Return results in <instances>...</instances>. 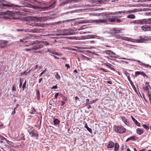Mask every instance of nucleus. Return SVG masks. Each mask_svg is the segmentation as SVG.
Masks as SVG:
<instances>
[{"instance_id":"obj_1","label":"nucleus","mask_w":151,"mask_h":151,"mask_svg":"<svg viewBox=\"0 0 151 151\" xmlns=\"http://www.w3.org/2000/svg\"><path fill=\"white\" fill-rule=\"evenodd\" d=\"M107 19H101L96 20H91L87 21H81L79 24L87 23H96L97 24H108L109 22H114L116 21V19L118 18L117 16H112L111 17L110 16H106Z\"/></svg>"},{"instance_id":"obj_2","label":"nucleus","mask_w":151,"mask_h":151,"mask_svg":"<svg viewBox=\"0 0 151 151\" xmlns=\"http://www.w3.org/2000/svg\"><path fill=\"white\" fill-rule=\"evenodd\" d=\"M122 38V40L136 43H142L144 42L145 41L151 40L150 37L145 36H140L137 39H134L130 37L123 36Z\"/></svg>"},{"instance_id":"obj_3","label":"nucleus","mask_w":151,"mask_h":151,"mask_svg":"<svg viewBox=\"0 0 151 151\" xmlns=\"http://www.w3.org/2000/svg\"><path fill=\"white\" fill-rule=\"evenodd\" d=\"M134 24H151V18L147 19L136 20L133 21L132 22Z\"/></svg>"},{"instance_id":"obj_4","label":"nucleus","mask_w":151,"mask_h":151,"mask_svg":"<svg viewBox=\"0 0 151 151\" xmlns=\"http://www.w3.org/2000/svg\"><path fill=\"white\" fill-rule=\"evenodd\" d=\"M59 32L60 33L59 35L63 36L71 35L75 34V33L73 32V30L69 29H65L64 30H61Z\"/></svg>"},{"instance_id":"obj_5","label":"nucleus","mask_w":151,"mask_h":151,"mask_svg":"<svg viewBox=\"0 0 151 151\" xmlns=\"http://www.w3.org/2000/svg\"><path fill=\"white\" fill-rule=\"evenodd\" d=\"M114 129L115 131L119 133H123L126 131V129L124 127L114 126Z\"/></svg>"},{"instance_id":"obj_6","label":"nucleus","mask_w":151,"mask_h":151,"mask_svg":"<svg viewBox=\"0 0 151 151\" xmlns=\"http://www.w3.org/2000/svg\"><path fill=\"white\" fill-rule=\"evenodd\" d=\"M2 5L4 7L6 6L8 7H12L15 8V7H19L20 6L17 5H14L10 2H6L4 3H2Z\"/></svg>"},{"instance_id":"obj_7","label":"nucleus","mask_w":151,"mask_h":151,"mask_svg":"<svg viewBox=\"0 0 151 151\" xmlns=\"http://www.w3.org/2000/svg\"><path fill=\"white\" fill-rule=\"evenodd\" d=\"M143 88L146 93H148V92L150 91V90L151 89L150 86L149 85V83L148 82H146L145 85L143 87Z\"/></svg>"},{"instance_id":"obj_8","label":"nucleus","mask_w":151,"mask_h":151,"mask_svg":"<svg viewBox=\"0 0 151 151\" xmlns=\"http://www.w3.org/2000/svg\"><path fill=\"white\" fill-rule=\"evenodd\" d=\"M8 41L5 40H0V48H4L6 46L7 44L8 43Z\"/></svg>"},{"instance_id":"obj_9","label":"nucleus","mask_w":151,"mask_h":151,"mask_svg":"<svg viewBox=\"0 0 151 151\" xmlns=\"http://www.w3.org/2000/svg\"><path fill=\"white\" fill-rule=\"evenodd\" d=\"M141 28L144 31H151V25H144L141 27Z\"/></svg>"},{"instance_id":"obj_10","label":"nucleus","mask_w":151,"mask_h":151,"mask_svg":"<svg viewBox=\"0 0 151 151\" xmlns=\"http://www.w3.org/2000/svg\"><path fill=\"white\" fill-rule=\"evenodd\" d=\"M29 133L31 137L35 139L38 138V134L37 133H35L33 131L30 132Z\"/></svg>"},{"instance_id":"obj_11","label":"nucleus","mask_w":151,"mask_h":151,"mask_svg":"<svg viewBox=\"0 0 151 151\" xmlns=\"http://www.w3.org/2000/svg\"><path fill=\"white\" fill-rule=\"evenodd\" d=\"M140 75L144 77L146 76V75L145 73L141 71H137L135 72V77H136L137 75Z\"/></svg>"},{"instance_id":"obj_12","label":"nucleus","mask_w":151,"mask_h":151,"mask_svg":"<svg viewBox=\"0 0 151 151\" xmlns=\"http://www.w3.org/2000/svg\"><path fill=\"white\" fill-rule=\"evenodd\" d=\"M114 143L113 142L111 141L109 142L107 145V147L108 148H112L114 147Z\"/></svg>"},{"instance_id":"obj_13","label":"nucleus","mask_w":151,"mask_h":151,"mask_svg":"<svg viewBox=\"0 0 151 151\" xmlns=\"http://www.w3.org/2000/svg\"><path fill=\"white\" fill-rule=\"evenodd\" d=\"M132 118L133 121L134 123L138 127H139L140 126V124L137 122V121L132 116H131Z\"/></svg>"},{"instance_id":"obj_14","label":"nucleus","mask_w":151,"mask_h":151,"mask_svg":"<svg viewBox=\"0 0 151 151\" xmlns=\"http://www.w3.org/2000/svg\"><path fill=\"white\" fill-rule=\"evenodd\" d=\"M43 47V45H42L41 46H40V45H37L36 46H34V47L32 48V49L37 50Z\"/></svg>"},{"instance_id":"obj_15","label":"nucleus","mask_w":151,"mask_h":151,"mask_svg":"<svg viewBox=\"0 0 151 151\" xmlns=\"http://www.w3.org/2000/svg\"><path fill=\"white\" fill-rule=\"evenodd\" d=\"M144 132V130L141 129L140 128H137L136 130V132L139 134L140 135L142 134Z\"/></svg>"},{"instance_id":"obj_16","label":"nucleus","mask_w":151,"mask_h":151,"mask_svg":"<svg viewBox=\"0 0 151 151\" xmlns=\"http://www.w3.org/2000/svg\"><path fill=\"white\" fill-rule=\"evenodd\" d=\"M136 12V9H134V10H129L128 11H123V12L124 13H134Z\"/></svg>"},{"instance_id":"obj_17","label":"nucleus","mask_w":151,"mask_h":151,"mask_svg":"<svg viewBox=\"0 0 151 151\" xmlns=\"http://www.w3.org/2000/svg\"><path fill=\"white\" fill-rule=\"evenodd\" d=\"M134 61H136L137 62H138L140 63V65L141 66H143L145 67L148 66V65H146V64L142 63L141 61H140L139 60H134Z\"/></svg>"},{"instance_id":"obj_18","label":"nucleus","mask_w":151,"mask_h":151,"mask_svg":"<svg viewBox=\"0 0 151 151\" xmlns=\"http://www.w3.org/2000/svg\"><path fill=\"white\" fill-rule=\"evenodd\" d=\"M134 61H136L137 62H138L140 63V65L141 66H143L145 67L148 66V65H146V64L142 63L141 61H140L139 60H134Z\"/></svg>"},{"instance_id":"obj_19","label":"nucleus","mask_w":151,"mask_h":151,"mask_svg":"<svg viewBox=\"0 0 151 151\" xmlns=\"http://www.w3.org/2000/svg\"><path fill=\"white\" fill-rule=\"evenodd\" d=\"M91 15H93L94 16H101V15L103 16L105 15V14L104 13H98V14H92Z\"/></svg>"},{"instance_id":"obj_20","label":"nucleus","mask_w":151,"mask_h":151,"mask_svg":"<svg viewBox=\"0 0 151 151\" xmlns=\"http://www.w3.org/2000/svg\"><path fill=\"white\" fill-rule=\"evenodd\" d=\"M114 150L115 151H117L119 149V145L118 143H116L114 144Z\"/></svg>"},{"instance_id":"obj_21","label":"nucleus","mask_w":151,"mask_h":151,"mask_svg":"<svg viewBox=\"0 0 151 151\" xmlns=\"http://www.w3.org/2000/svg\"><path fill=\"white\" fill-rule=\"evenodd\" d=\"M114 29V28L111 29H110V32H108V33L112 35H115V33L113 30Z\"/></svg>"},{"instance_id":"obj_22","label":"nucleus","mask_w":151,"mask_h":151,"mask_svg":"<svg viewBox=\"0 0 151 151\" xmlns=\"http://www.w3.org/2000/svg\"><path fill=\"white\" fill-rule=\"evenodd\" d=\"M135 16L133 14H131L128 15L127 17V18L134 19L135 18Z\"/></svg>"},{"instance_id":"obj_23","label":"nucleus","mask_w":151,"mask_h":151,"mask_svg":"<svg viewBox=\"0 0 151 151\" xmlns=\"http://www.w3.org/2000/svg\"><path fill=\"white\" fill-rule=\"evenodd\" d=\"M59 122L60 121L58 119H54L53 122L54 123L55 125L58 124Z\"/></svg>"},{"instance_id":"obj_24","label":"nucleus","mask_w":151,"mask_h":151,"mask_svg":"<svg viewBox=\"0 0 151 151\" xmlns=\"http://www.w3.org/2000/svg\"><path fill=\"white\" fill-rule=\"evenodd\" d=\"M85 128H86L87 130L90 133H91L92 132V130L91 129L89 128V127H88L87 126V124L86 123L85 125Z\"/></svg>"},{"instance_id":"obj_25","label":"nucleus","mask_w":151,"mask_h":151,"mask_svg":"<svg viewBox=\"0 0 151 151\" xmlns=\"http://www.w3.org/2000/svg\"><path fill=\"white\" fill-rule=\"evenodd\" d=\"M135 140V137L134 136H131L129 138H127L126 140V142H128L129 140Z\"/></svg>"},{"instance_id":"obj_26","label":"nucleus","mask_w":151,"mask_h":151,"mask_svg":"<svg viewBox=\"0 0 151 151\" xmlns=\"http://www.w3.org/2000/svg\"><path fill=\"white\" fill-rule=\"evenodd\" d=\"M115 33V34H117L119 33V32L120 31L119 28H114V29L113 30Z\"/></svg>"},{"instance_id":"obj_27","label":"nucleus","mask_w":151,"mask_h":151,"mask_svg":"<svg viewBox=\"0 0 151 151\" xmlns=\"http://www.w3.org/2000/svg\"><path fill=\"white\" fill-rule=\"evenodd\" d=\"M104 65L107 66L108 68H110L111 69H113V68L111 66L112 65L109 63H105Z\"/></svg>"},{"instance_id":"obj_28","label":"nucleus","mask_w":151,"mask_h":151,"mask_svg":"<svg viewBox=\"0 0 151 151\" xmlns=\"http://www.w3.org/2000/svg\"><path fill=\"white\" fill-rule=\"evenodd\" d=\"M27 81H25L24 82L22 86L23 90L22 91H24V90L25 88H26V84Z\"/></svg>"},{"instance_id":"obj_29","label":"nucleus","mask_w":151,"mask_h":151,"mask_svg":"<svg viewBox=\"0 0 151 151\" xmlns=\"http://www.w3.org/2000/svg\"><path fill=\"white\" fill-rule=\"evenodd\" d=\"M55 78L59 80L60 79V76L58 73H57L55 75Z\"/></svg>"},{"instance_id":"obj_30","label":"nucleus","mask_w":151,"mask_h":151,"mask_svg":"<svg viewBox=\"0 0 151 151\" xmlns=\"http://www.w3.org/2000/svg\"><path fill=\"white\" fill-rule=\"evenodd\" d=\"M41 43L44 44L46 45H49V43L47 41H43L41 42Z\"/></svg>"},{"instance_id":"obj_31","label":"nucleus","mask_w":151,"mask_h":151,"mask_svg":"<svg viewBox=\"0 0 151 151\" xmlns=\"http://www.w3.org/2000/svg\"><path fill=\"white\" fill-rule=\"evenodd\" d=\"M55 4H56V2H54L52 4L50 5L49 6L50 9H51L52 8H54L55 6Z\"/></svg>"},{"instance_id":"obj_32","label":"nucleus","mask_w":151,"mask_h":151,"mask_svg":"<svg viewBox=\"0 0 151 151\" xmlns=\"http://www.w3.org/2000/svg\"><path fill=\"white\" fill-rule=\"evenodd\" d=\"M36 111V110L34 108H32V110H31L30 113L32 114H34V112Z\"/></svg>"},{"instance_id":"obj_33","label":"nucleus","mask_w":151,"mask_h":151,"mask_svg":"<svg viewBox=\"0 0 151 151\" xmlns=\"http://www.w3.org/2000/svg\"><path fill=\"white\" fill-rule=\"evenodd\" d=\"M23 81H22L21 79H20L19 81V88H21L22 84V82Z\"/></svg>"},{"instance_id":"obj_34","label":"nucleus","mask_w":151,"mask_h":151,"mask_svg":"<svg viewBox=\"0 0 151 151\" xmlns=\"http://www.w3.org/2000/svg\"><path fill=\"white\" fill-rule=\"evenodd\" d=\"M142 126L144 128H145V129H146L147 130H148L149 129V127L148 126H147V125H145V124L143 125Z\"/></svg>"},{"instance_id":"obj_35","label":"nucleus","mask_w":151,"mask_h":151,"mask_svg":"<svg viewBox=\"0 0 151 151\" xmlns=\"http://www.w3.org/2000/svg\"><path fill=\"white\" fill-rule=\"evenodd\" d=\"M62 99L63 100V101L64 102L66 101L67 100V98L64 96H63Z\"/></svg>"},{"instance_id":"obj_36","label":"nucleus","mask_w":151,"mask_h":151,"mask_svg":"<svg viewBox=\"0 0 151 151\" xmlns=\"http://www.w3.org/2000/svg\"><path fill=\"white\" fill-rule=\"evenodd\" d=\"M92 1L94 3H96L97 2L100 3L102 1H101V0H98V1H97L96 0H93Z\"/></svg>"},{"instance_id":"obj_37","label":"nucleus","mask_w":151,"mask_h":151,"mask_svg":"<svg viewBox=\"0 0 151 151\" xmlns=\"http://www.w3.org/2000/svg\"><path fill=\"white\" fill-rule=\"evenodd\" d=\"M12 91H16V86L15 85H14L12 88Z\"/></svg>"},{"instance_id":"obj_38","label":"nucleus","mask_w":151,"mask_h":151,"mask_svg":"<svg viewBox=\"0 0 151 151\" xmlns=\"http://www.w3.org/2000/svg\"><path fill=\"white\" fill-rule=\"evenodd\" d=\"M105 52H110L113 55H115L116 54L114 52H112V51L110 50H106L105 51Z\"/></svg>"},{"instance_id":"obj_39","label":"nucleus","mask_w":151,"mask_h":151,"mask_svg":"<svg viewBox=\"0 0 151 151\" xmlns=\"http://www.w3.org/2000/svg\"><path fill=\"white\" fill-rule=\"evenodd\" d=\"M95 37H95L98 39H99L101 40L103 39V38L102 37H100L99 36H98L97 35H95Z\"/></svg>"},{"instance_id":"obj_40","label":"nucleus","mask_w":151,"mask_h":151,"mask_svg":"<svg viewBox=\"0 0 151 151\" xmlns=\"http://www.w3.org/2000/svg\"><path fill=\"white\" fill-rule=\"evenodd\" d=\"M147 93V96L148 97H151V92H150V91H149L148 93Z\"/></svg>"},{"instance_id":"obj_41","label":"nucleus","mask_w":151,"mask_h":151,"mask_svg":"<svg viewBox=\"0 0 151 151\" xmlns=\"http://www.w3.org/2000/svg\"><path fill=\"white\" fill-rule=\"evenodd\" d=\"M122 120L124 122H127V119L125 117H122Z\"/></svg>"},{"instance_id":"obj_42","label":"nucleus","mask_w":151,"mask_h":151,"mask_svg":"<svg viewBox=\"0 0 151 151\" xmlns=\"http://www.w3.org/2000/svg\"><path fill=\"white\" fill-rule=\"evenodd\" d=\"M10 13V12L8 11L6 12H4L3 13V14L5 15L9 14Z\"/></svg>"},{"instance_id":"obj_43","label":"nucleus","mask_w":151,"mask_h":151,"mask_svg":"<svg viewBox=\"0 0 151 151\" xmlns=\"http://www.w3.org/2000/svg\"><path fill=\"white\" fill-rule=\"evenodd\" d=\"M123 37V36H117L116 37V38L117 39H121L122 40V37Z\"/></svg>"},{"instance_id":"obj_44","label":"nucleus","mask_w":151,"mask_h":151,"mask_svg":"<svg viewBox=\"0 0 151 151\" xmlns=\"http://www.w3.org/2000/svg\"><path fill=\"white\" fill-rule=\"evenodd\" d=\"M58 88V86L56 85L55 86H53L51 88V89H57Z\"/></svg>"},{"instance_id":"obj_45","label":"nucleus","mask_w":151,"mask_h":151,"mask_svg":"<svg viewBox=\"0 0 151 151\" xmlns=\"http://www.w3.org/2000/svg\"><path fill=\"white\" fill-rule=\"evenodd\" d=\"M117 23H120L122 22V21L121 19H116V21Z\"/></svg>"},{"instance_id":"obj_46","label":"nucleus","mask_w":151,"mask_h":151,"mask_svg":"<svg viewBox=\"0 0 151 151\" xmlns=\"http://www.w3.org/2000/svg\"><path fill=\"white\" fill-rule=\"evenodd\" d=\"M72 7L73 9L76 8H77L78 7V5L77 4L75 5H72Z\"/></svg>"},{"instance_id":"obj_47","label":"nucleus","mask_w":151,"mask_h":151,"mask_svg":"<svg viewBox=\"0 0 151 151\" xmlns=\"http://www.w3.org/2000/svg\"><path fill=\"white\" fill-rule=\"evenodd\" d=\"M17 107L15 108L14 109V111L12 112V114H15V109H16V108H17Z\"/></svg>"},{"instance_id":"obj_48","label":"nucleus","mask_w":151,"mask_h":151,"mask_svg":"<svg viewBox=\"0 0 151 151\" xmlns=\"http://www.w3.org/2000/svg\"><path fill=\"white\" fill-rule=\"evenodd\" d=\"M35 25L36 26H37L38 27H42V25L39 23H36L35 24Z\"/></svg>"},{"instance_id":"obj_49","label":"nucleus","mask_w":151,"mask_h":151,"mask_svg":"<svg viewBox=\"0 0 151 151\" xmlns=\"http://www.w3.org/2000/svg\"><path fill=\"white\" fill-rule=\"evenodd\" d=\"M58 96V93H57L55 94V97L56 99H57Z\"/></svg>"},{"instance_id":"obj_50","label":"nucleus","mask_w":151,"mask_h":151,"mask_svg":"<svg viewBox=\"0 0 151 151\" xmlns=\"http://www.w3.org/2000/svg\"><path fill=\"white\" fill-rule=\"evenodd\" d=\"M36 94L37 96H40V93L39 91H37Z\"/></svg>"},{"instance_id":"obj_51","label":"nucleus","mask_w":151,"mask_h":151,"mask_svg":"<svg viewBox=\"0 0 151 151\" xmlns=\"http://www.w3.org/2000/svg\"><path fill=\"white\" fill-rule=\"evenodd\" d=\"M96 101V100H93L92 101H90L89 104H91L93 103H94V102H95Z\"/></svg>"},{"instance_id":"obj_52","label":"nucleus","mask_w":151,"mask_h":151,"mask_svg":"<svg viewBox=\"0 0 151 151\" xmlns=\"http://www.w3.org/2000/svg\"><path fill=\"white\" fill-rule=\"evenodd\" d=\"M101 70H103L104 72H108V71L107 70H105V69L103 68H101Z\"/></svg>"},{"instance_id":"obj_53","label":"nucleus","mask_w":151,"mask_h":151,"mask_svg":"<svg viewBox=\"0 0 151 151\" xmlns=\"http://www.w3.org/2000/svg\"><path fill=\"white\" fill-rule=\"evenodd\" d=\"M77 12V10H75V11H71L70 12H69L68 13H73L74 12Z\"/></svg>"},{"instance_id":"obj_54","label":"nucleus","mask_w":151,"mask_h":151,"mask_svg":"<svg viewBox=\"0 0 151 151\" xmlns=\"http://www.w3.org/2000/svg\"><path fill=\"white\" fill-rule=\"evenodd\" d=\"M63 96L62 94L58 93V96L59 97H63Z\"/></svg>"},{"instance_id":"obj_55","label":"nucleus","mask_w":151,"mask_h":151,"mask_svg":"<svg viewBox=\"0 0 151 151\" xmlns=\"http://www.w3.org/2000/svg\"><path fill=\"white\" fill-rule=\"evenodd\" d=\"M17 30V31L20 32V31H23V29H18Z\"/></svg>"},{"instance_id":"obj_56","label":"nucleus","mask_w":151,"mask_h":151,"mask_svg":"<svg viewBox=\"0 0 151 151\" xmlns=\"http://www.w3.org/2000/svg\"><path fill=\"white\" fill-rule=\"evenodd\" d=\"M31 49H26L24 50L25 51H28L31 50Z\"/></svg>"},{"instance_id":"obj_57","label":"nucleus","mask_w":151,"mask_h":151,"mask_svg":"<svg viewBox=\"0 0 151 151\" xmlns=\"http://www.w3.org/2000/svg\"><path fill=\"white\" fill-rule=\"evenodd\" d=\"M52 53L53 54H55V55H58V52H52Z\"/></svg>"},{"instance_id":"obj_58","label":"nucleus","mask_w":151,"mask_h":151,"mask_svg":"<svg viewBox=\"0 0 151 151\" xmlns=\"http://www.w3.org/2000/svg\"><path fill=\"white\" fill-rule=\"evenodd\" d=\"M1 139L2 140H6V139L3 137H1Z\"/></svg>"},{"instance_id":"obj_59","label":"nucleus","mask_w":151,"mask_h":151,"mask_svg":"<svg viewBox=\"0 0 151 151\" xmlns=\"http://www.w3.org/2000/svg\"><path fill=\"white\" fill-rule=\"evenodd\" d=\"M53 56L54 57V58L55 59H59V58H58V57L55 56V55H53Z\"/></svg>"},{"instance_id":"obj_60","label":"nucleus","mask_w":151,"mask_h":151,"mask_svg":"<svg viewBox=\"0 0 151 151\" xmlns=\"http://www.w3.org/2000/svg\"><path fill=\"white\" fill-rule=\"evenodd\" d=\"M61 102L62 103V105H64V104H65V103L64 101H61Z\"/></svg>"},{"instance_id":"obj_61","label":"nucleus","mask_w":151,"mask_h":151,"mask_svg":"<svg viewBox=\"0 0 151 151\" xmlns=\"http://www.w3.org/2000/svg\"><path fill=\"white\" fill-rule=\"evenodd\" d=\"M90 38H95V37H94L95 36V35H90Z\"/></svg>"},{"instance_id":"obj_62","label":"nucleus","mask_w":151,"mask_h":151,"mask_svg":"<svg viewBox=\"0 0 151 151\" xmlns=\"http://www.w3.org/2000/svg\"><path fill=\"white\" fill-rule=\"evenodd\" d=\"M65 66L67 67H68V68H70V65L69 64H66L65 65Z\"/></svg>"},{"instance_id":"obj_63","label":"nucleus","mask_w":151,"mask_h":151,"mask_svg":"<svg viewBox=\"0 0 151 151\" xmlns=\"http://www.w3.org/2000/svg\"><path fill=\"white\" fill-rule=\"evenodd\" d=\"M146 65H148V66H147L146 67H145L147 68L149 67L151 69V66L149 65V64H146Z\"/></svg>"},{"instance_id":"obj_64","label":"nucleus","mask_w":151,"mask_h":151,"mask_svg":"<svg viewBox=\"0 0 151 151\" xmlns=\"http://www.w3.org/2000/svg\"><path fill=\"white\" fill-rule=\"evenodd\" d=\"M44 71H43V72H41V73H40V74L39 77H40V76H42V75L43 74H44Z\"/></svg>"}]
</instances>
